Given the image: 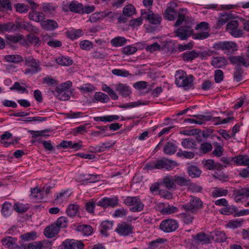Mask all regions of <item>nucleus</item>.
<instances>
[{"instance_id": "1", "label": "nucleus", "mask_w": 249, "mask_h": 249, "mask_svg": "<svg viewBox=\"0 0 249 249\" xmlns=\"http://www.w3.org/2000/svg\"><path fill=\"white\" fill-rule=\"evenodd\" d=\"M187 11L186 9H180L178 15V19L174 24L175 27L180 26L183 21H185L184 25L180 26L179 28L175 31L176 36L179 38L180 39L185 40L193 35L194 30L192 28L191 22L188 21L186 18V15Z\"/></svg>"}, {"instance_id": "2", "label": "nucleus", "mask_w": 249, "mask_h": 249, "mask_svg": "<svg viewBox=\"0 0 249 249\" xmlns=\"http://www.w3.org/2000/svg\"><path fill=\"white\" fill-rule=\"evenodd\" d=\"M176 84L178 87H183L185 90L190 89L193 86V76L187 75L186 72L182 70L176 71Z\"/></svg>"}, {"instance_id": "3", "label": "nucleus", "mask_w": 249, "mask_h": 249, "mask_svg": "<svg viewBox=\"0 0 249 249\" xmlns=\"http://www.w3.org/2000/svg\"><path fill=\"white\" fill-rule=\"evenodd\" d=\"M213 48L216 50H222L227 54H232L238 50L236 43L232 41H220L214 43Z\"/></svg>"}, {"instance_id": "4", "label": "nucleus", "mask_w": 249, "mask_h": 249, "mask_svg": "<svg viewBox=\"0 0 249 249\" xmlns=\"http://www.w3.org/2000/svg\"><path fill=\"white\" fill-rule=\"evenodd\" d=\"M202 207V202L197 197L191 196L190 202L181 206V208L187 213L191 212L196 213L198 210Z\"/></svg>"}, {"instance_id": "5", "label": "nucleus", "mask_w": 249, "mask_h": 249, "mask_svg": "<svg viewBox=\"0 0 249 249\" xmlns=\"http://www.w3.org/2000/svg\"><path fill=\"white\" fill-rule=\"evenodd\" d=\"M124 203L127 206H133L130 208L132 212H141L144 207V204L137 196H127L124 199Z\"/></svg>"}, {"instance_id": "6", "label": "nucleus", "mask_w": 249, "mask_h": 249, "mask_svg": "<svg viewBox=\"0 0 249 249\" xmlns=\"http://www.w3.org/2000/svg\"><path fill=\"white\" fill-rule=\"evenodd\" d=\"M239 23L237 20H231L227 24L226 31L233 37L235 38L241 37L243 35V32L240 29H238Z\"/></svg>"}, {"instance_id": "7", "label": "nucleus", "mask_w": 249, "mask_h": 249, "mask_svg": "<svg viewBox=\"0 0 249 249\" xmlns=\"http://www.w3.org/2000/svg\"><path fill=\"white\" fill-rule=\"evenodd\" d=\"M178 227V224L175 220L170 219L163 220L160 225V229L167 233L175 231Z\"/></svg>"}, {"instance_id": "8", "label": "nucleus", "mask_w": 249, "mask_h": 249, "mask_svg": "<svg viewBox=\"0 0 249 249\" xmlns=\"http://www.w3.org/2000/svg\"><path fill=\"white\" fill-rule=\"evenodd\" d=\"M178 165V164L176 161L166 158H163L160 160H159L155 163L156 169H167L168 170L173 169Z\"/></svg>"}, {"instance_id": "9", "label": "nucleus", "mask_w": 249, "mask_h": 249, "mask_svg": "<svg viewBox=\"0 0 249 249\" xmlns=\"http://www.w3.org/2000/svg\"><path fill=\"white\" fill-rule=\"evenodd\" d=\"M141 14L144 18L152 24H159L162 20L161 17L158 14H155L152 11L148 10L147 12L141 10Z\"/></svg>"}, {"instance_id": "10", "label": "nucleus", "mask_w": 249, "mask_h": 249, "mask_svg": "<svg viewBox=\"0 0 249 249\" xmlns=\"http://www.w3.org/2000/svg\"><path fill=\"white\" fill-rule=\"evenodd\" d=\"M26 65L30 68L25 70V74H33L38 72L40 70V62L33 58H29L26 61Z\"/></svg>"}, {"instance_id": "11", "label": "nucleus", "mask_w": 249, "mask_h": 249, "mask_svg": "<svg viewBox=\"0 0 249 249\" xmlns=\"http://www.w3.org/2000/svg\"><path fill=\"white\" fill-rule=\"evenodd\" d=\"M133 229V227L131 224L123 222L118 224L117 227L115 229V231L120 235L126 236L132 233Z\"/></svg>"}, {"instance_id": "12", "label": "nucleus", "mask_w": 249, "mask_h": 249, "mask_svg": "<svg viewBox=\"0 0 249 249\" xmlns=\"http://www.w3.org/2000/svg\"><path fill=\"white\" fill-rule=\"evenodd\" d=\"M20 29H23L29 33H38L39 32V29L29 22H16L15 23V31H19Z\"/></svg>"}, {"instance_id": "13", "label": "nucleus", "mask_w": 249, "mask_h": 249, "mask_svg": "<svg viewBox=\"0 0 249 249\" xmlns=\"http://www.w3.org/2000/svg\"><path fill=\"white\" fill-rule=\"evenodd\" d=\"M118 204V200L116 197L105 198L99 201L96 205L99 206L106 208L108 207H114Z\"/></svg>"}, {"instance_id": "14", "label": "nucleus", "mask_w": 249, "mask_h": 249, "mask_svg": "<svg viewBox=\"0 0 249 249\" xmlns=\"http://www.w3.org/2000/svg\"><path fill=\"white\" fill-rule=\"evenodd\" d=\"M60 229L54 223L45 228L44 234L48 238H52L59 232Z\"/></svg>"}, {"instance_id": "15", "label": "nucleus", "mask_w": 249, "mask_h": 249, "mask_svg": "<svg viewBox=\"0 0 249 249\" xmlns=\"http://www.w3.org/2000/svg\"><path fill=\"white\" fill-rule=\"evenodd\" d=\"M233 196L236 202L240 201L242 197L249 196V187L244 188L241 189H236L233 191Z\"/></svg>"}, {"instance_id": "16", "label": "nucleus", "mask_w": 249, "mask_h": 249, "mask_svg": "<svg viewBox=\"0 0 249 249\" xmlns=\"http://www.w3.org/2000/svg\"><path fill=\"white\" fill-rule=\"evenodd\" d=\"M115 90L122 96L126 97L131 93L130 88L126 84L119 83L115 86Z\"/></svg>"}, {"instance_id": "17", "label": "nucleus", "mask_w": 249, "mask_h": 249, "mask_svg": "<svg viewBox=\"0 0 249 249\" xmlns=\"http://www.w3.org/2000/svg\"><path fill=\"white\" fill-rule=\"evenodd\" d=\"M29 18L31 20L39 22L44 19L45 15L43 13L37 11L36 9H34L29 12Z\"/></svg>"}, {"instance_id": "18", "label": "nucleus", "mask_w": 249, "mask_h": 249, "mask_svg": "<svg viewBox=\"0 0 249 249\" xmlns=\"http://www.w3.org/2000/svg\"><path fill=\"white\" fill-rule=\"evenodd\" d=\"M41 25L42 28L47 31H53L58 28L57 23L53 19H47L43 21Z\"/></svg>"}, {"instance_id": "19", "label": "nucleus", "mask_w": 249, "mask_h": 249, "mask_svg": "<svg viewBox=\"0 0 249 249\" xmlns=\"http://www.w3.org/2000/svg\"><path fill=\"white\" fill-rule=\"evenodd\" d=\"M211 64L214 68H221L226 66L228 62L224 57H215L213 58Z\"/></svg>"}, {"instance_id": "20", "label": "nucleus", "mask_w": 249, "mask_h": 249, "mask_svg": "<svg viewBox=\"0 0 249 249\" xmlns=\"http://www.w3.org/2000/svg\"><path fill=\"white\" fill-rule=\"evenodd\" d=\"M204 166L207 169L213 170L214 169L221 170L222 168V165L218 162H215L212 160H208L202 161Z\"/></svg>"}, {"instance_id": "21", "label": "nucleus", "mask_w": 249, "mask_h": 249, "mask_svg": "<svg viewBox=\"0 0 249 249\" xmlns=\"http://www.w3.org/2000/svg\"><path fill=\"white\" fill-rule=\"evenodd\" d=\"M69 9L72 12L82 14L83 12V5L76 1H72L69 5Z\"/></svg>"}, {"instance_id": "22", "label": "nucleus", "mask_w": 249, "mask_h": 249, "mask_svg": "<svg viewBox=\"0 0 249 249\" xmlns=\"http://www.w3.org/2000/svg\"><path fill=\"white\" fill-rule=\"evenodd\" d=\"M187 172L189 176L193 178H198L201 174V171L198 167L193 165H191L188 167Z\"/></svg>"}, {"instance_id": "23", "label": "nucleus", "mask_w": 249, "mask_h": 249, "mask_svg": "<svg viewBox=\"0 0 249 249\" xmlns=\"http://www.w3.org/2000/svg\"><path fill=\"white\" fill-rule=\"evenodd\" d=\"M177 16V13L173 8L169 7L164 11L163 17L168 20H174Z\"/></svg>"}, {"instance_id": "24", "label": "nucleus", "mask_w": 249, "mask_h": 249, "mask_svg": "<svg viewBox=\"0 0 249 249\" xmlns=\"http://www.w3.org/2000/svg\"><path fill=\"white\" fill-rule=\"evenodd\" d=\"M232 18V15L229 13L225 12L221 14L217 22V27L221 28L228 20Z\"/></svg>"}, {"instance_id": "25", "label": "nucleus", "mask_w": 249, "mask_h": 249, "mask_svg": "<svg viewBox=\"0 0 249 249\" xmlns=\"http://www.w3.org/2000/svg\"><path fill=\"white\" fill-rule=\"evenodd\" d=\"M174 177L166 176L163 179L162 184L168 189H171L176 186Z\"/></svg>"}, {"instance_id": "26", "label": "nucleus", "mask_w": 249, "mask_h": 249, "mask_svg": "<svg viewBox=\"0 0 249 249\" xmlns=\"http://www.w3.org/2000/svg\"><path fill=\"white\" fill-rule=\"evenodd\" d=\"M36 33H30L26 36V40L30 44H34L35 46H39L40 45L41 40L36 36Z\"/></svg>"}, {"instance_id": "27", "label": "nucleus", "mask_w": 249, "mask_h": 249, "mask_svg": "<svg viewBox=\"0 0 249 249\" xmlns=\"http://www.w3.org/2000/svg\"><path fill=\"white\" fill-rule=\"evenodd\" d=\"M177 150V146L172 142H167L164 147V152L167 155H173Z\"/></svg>"}, {"instance_id": "28", "label": "nucleus", "mask_w": 249, "mask_h": 249, "mask_svg": "<svg viewBox=\"0 0 249 249\" xmlns=\"http://www.w3.org/2000/svg\"><path fill=\"white\" fill-rule=\"evenodd\" d=\"M72 86V82L71 81H67L66 82L60 84L57 86L54 90H53V93L56 92H64L69 90V89Z\"/></svg>"}, {"instance_id": "29", "label": "nucleus", "mask_w": 249, "mask_h": 249, "mask_svg": "<svg viewBox=\"0 0 249 249\" xmlns=\"http://www.w3.org/2000/svg\"><path fill=\"white\" fill-rule=\"evenodd\" d=\"M213 239L216 242L221 243L225 242L227 239L225 233L221 231H215L212 235Z\"/></svg>"}, {"instance_id": "30", "label": "nucleus", "mask_w": 249, "mask_h": 249, "mask_svg": "<svg viewBox=\"0 0 249 249\" xmlns=\"http://www.w3.org/2000/svg\"><path fill=\"white\" fill-rule=\"evenodd\" d=\"M175 183L178 184L181 186H188L191 185V180L190 179H187L184 177L175 176H174Z\"/></svg>"}, {"instance_id": "31", "label": "nucleus", "mask_w": 249, "mask_h": 249, "mask_svg": "<svg viewBox=\"0 0 249 249\" xmlns=\"http://www.w3.org/2000/svg\"><path fill=\"white\" fill-rule=\"evenodd\" d=\"M53 94L59 100L62 101L68 100L71 95L72 94V92L70 90H67L64 92H56L53 93Z\"/></svg>"}, {"instance_id": "32", "label": "nucleus", "mask_w": 249, "mask_h": 249, "mask_svg": "<svg viewBox=\"0 0 249 249\" xmlns=\"http://www.w3.org/2000/svg\"><path fill=\"white\" fill-rule=\"evenodd\" d=\"M51 131V129H49V128L46 129H44L43 130H41V131H34V130H29L28 131V132L32 135V138H34V139H35L37 137L49 136V134L46 135V134H45V133H47V132H50Z\"/></svg>"}, {"instance_id": "33", "label": "nucleus", "mask_w": 249, "mask_h": 249, "mask_svg": "<svg viewBox=\"0 0 249 249\" xmlns=\"http://www.w3.org/2000/svg\"><path fill=\"white\" fill-rule=\"evenodd\" d=\"M196 240L202 244H208L210 241L209 236L204 232L197 233L196 235Z\"/></svg>"}, {"instance_id": "34", "label": "nucleus", "mask_w": 249, "mask_h": 249, "mask_svg": "<svg viewBox=\"0 0 249 249\" xmlns=\"http://www.w3.org/2000/svg\"><path fill=\"white\" fill-rule=\"evenodd\" d=\"M127 41L124 37L117 36L111 39L110 43L114 47L123 46Z\"/></svg>"}, {"instance_id": "35", "label": "nucleus", "mask_w": 249, "mask_h": 249, "mask_svg": "<svg viewBox=\"0 0 249 249\" xmlns=\"http://www.w3.org/2000/svg\"><path fill=\"white\" fill-rule=\"evenodd\" d=\"M198 56V53L195 51H188L182 55L183 59L185 61H192Z\"/></svg>"}, {"instance_id": "36", "label": "nucleus", "mask_w": 249, "mask_h": 249, "mask_svg": "<svg viewBox=\"0 0 249 249\" xmlns=\"http://www.w3.org/2000/svg\"><path fill=\"white\" fill-rule=\"evenodd\" d=\"M92 228L89 225H81L77 227V231H82L85 235H89L92 233Z\"/></svg>"}, {"instance_id": "37", "label": "nucleus", "mask_w": 249, "mask_h": 249, "mask_svg": "<svg viewBox=\"0 0 249 249\" xmlns=\"http://www.w3.org/2000/svg\"><path fill=\"white\" fill-rule=\"evenodd\" d=\"M3 246L8 248H13L16 244V239L12 236H7L1 240Z\"/></svg>"}, {"instance_id": "38", "label": "nucleus", "mask_w": 249, "mask_h": 249, "mask_svg": "<svg viewBox=\"0 0 249 249\" xmlns=\"http://www.w3.org/2000/svg\"><path fill=\"white\" fill-rule=\"evenodd\" d=\"M83 34V31L81 29L72 30L67 32V36L72 40L78 38L82 36Z\"/></svg>"}, {"instance_id": "39", "label": "nucleus", "mask_w": 249, "mask_h": 249, "mask_svg": "<svg viewBox=\"0 0 249 249\" xmlns=\"http://www.w3.org/2000/svg\"><path fill=\"white\" fill-rule=\"evenodd\" d=\"M79 206L76 204H70L68 206L66 213L71 217H74L77 213Z\"/></svg>"}, {"instance_id": "40", "label": "nucleus", "mask_w": 249, "mask_h": 249, "mask_svg": "<svg viewBox=\"0 0 249 249\" xmlns=\"http://www.w3.org/2000/svg\"><path fill=\"white\" fill-rule=\"evenodd\" d=\"M182 145L186 149L196 148L195 141L190 138L185 139L181 142Z\"/></svg>"}, {"instance_id": "41", "label": "nucleus", "mask_w": 249, "mask_h": 249, "mask_svg": "<svg viewBox=\"0 0 249 249\" xmlns=\"http://www.w3.org/2000/svg\"><path fill=\"white\" fill-rule=\"evenodd\" d=\"M11 31H15V23L8 22L0 24V32H10Z\"/></svg>"}, {"instance_id": "42", "label": "nucleus", "mask_w": 249, "mask_h": 249, "mask_svg": "<svg viewBox=\"0 0 249 249\" xmlns=\"http://www.w3.org/2000/svg\"><path fill=\"white\" fill-rule=\"evenodd\" d=\"M237 210H238L235 206H231L228 207L227 206H225V207L221 209L220 212L221 214L230 215L233 214V213H235Z\"/></svg>"}, {"instance_id": "43", "label": "nucleus", "mask_w": 249, "mask_h": 249, "mask_svg": "<svg viewBox=\"0 0 249 249\" xmlns=\"http://www.w3.org/2000/svg\"><path fill=\"white\" fill-rule=\"evenodd\" d=\"M94 99L102 103H107L109 100L107 95L101 92H97L95 93Z\"/></svg>"}, {"instance_id": "44", "label": "nucleus", "mask_w": 249, "mask_h": 249, "mask_svg": "<svg viewBox=\"0 0 249 249\" xmlns=\"http://www.w3.org/2000/svg\"><path fill=\"white\" fill-rule=\"evenodd\" d=\"M6 61L12 63H19L23 61L22 57L19 55H7L5 56Z\"/></svg>"}, {"instance_id": "45", "label": "nucleus", "mask_w": 249, "mask_h": 249, "mask_svg": "<svg viewBox=\"0 0 249 249\" xmlns=\"http://www.w3.org/2000/svg\"><path fill=\"white\" fill-rule=\"evenodd\" d=\"M14 7L16 11L20 13H26L30 9L29 5L21 3L15 4Z\"/></svg>"}, {"instance_id": "46", "label": "nucleus", "mask_w": 249, "mask_h": 249, "mask_svg": "<svg viewBox=\"0 0 249 249\" xmlns=\"http://www.w3.org/2000/svg\"><path fill=\"white\" fill-rule=\"evenodd\" d=\"M11 3L9 0H0V11L12 10Z\"/></svg>"}, {"instance_id": "47", "label": "nucleus", "mask_w": 249, "mask_h": 249, "mask_svg": "<svg viewBox=\"0 0 249 249\" xmlns=\"http://www.w3.org/2000/svg\"><path fill=\"white\" fill-rule=\"evenodd\" d=\"M179 217L185 224H189L192 223L194 218L193 215L187 213H180Z\"/></svg>"}, {"instance_id": "48", "label": "nucleus", "mask_w": 249, "mask_h": 249, "mask_svg": "<svg viewBox=\"0 0 249 249\" xmlns=\"http://www.w3.org/2000/svg\"><path fill=\"white\" fill-rule=\"evenodd\" d=\"M56 62L62 66H70L72 64V60L68 57L61 56L56 59Z\"/></svg>"}, {"instance_id": "49", "label": "nucleus", "mask_w": 249, "mask_h": 249, "mask_svg": "<svg viewBox=\"0 0 249 249\" xmlns=\"http://www.w3.org/2000/svg\"><path fill=\"white\" fill-rule=\"evenodd\" d=\"M102 226V230H101V232L102 234H104L106 236H107V230L110 229L112 228L113 226V223L112 222L106 221L103 222L101 224Z\"/></svg>"}, {"instance_id": "50", "label": "nucleus", "mask_w": 249, "mask_h": 249, "mask_svg": "<svg viewBox=\"0 0 249 249\" xmlns=\"http://www.w3.org/2000/svg\"><path fill=\"white\" fill-rule=\"evenodd\" d=\"M135 8L132 5H126L123 9L124 15L126 17H131L135 13Z\"/></svg>"}, {"instance_id": "51", "label": "nucleus", "mask_w": 249, "mask_h": 249, "mask_svg": "<svg viewBox=\"0 0 249 249\" xmlns=\"http://www.w3.org/2000/svg\"><path fill=\"white\" fill-rule=\"evenodd\" d=\"M228 194V190L220 188H215V190L212 192V196L213 197L226 196Z\"/></svg>"}, {"instance_id": "52", "label": "nucleus", "mask_w": 249, "mask_h": 249, "mask_svg": "<svg viewBox=\"0 0 249 249\" xmlns=\"http://www.w3.org/2000/svg\"><path fill=\"white\" fill-rule=\"evenodd\" d=\"M11 204L7 202H5L3 205L1 209L2 213L5 216H9L11 212Z\"/></svg>"}, {"instance_id": "53", "label": "nucleus", "mask_w": 249, "mask_h": 249, "mask_svg": "<svg viewBox=\"0 0 249 249\" xmlns=\"http://www.w3.org/2000/svg\"><path fill=\"white\" fill-rule=\"evenodd\" d=\"M178 211V209L177 207L168 205L167 207L162 208L161 212L163 214H169L177 213Z\"/></svg>"}, {"instance_id": "54", "label": "nucleus", "mask_w": 249, "mask_h": 249, "mask_svg": "<svg viewBox=\"0 0 249 249\" xmlns=\"http://www.w3.org/2000/svg\"><path fill=\"white\" fill-rule=\"evenodd\" d=\"M42 10L47 14H52L55 8L49 3H43L42 5Z\"/></svg>"}, {"instance_id": "55", "label": "nucleus", "mask_w": 249, "mask_h": 249, "mask_svg": "<svg viewBox=\"0 0 249 249\" xmlns=\"http://www.w3.org/2000/svg\"><path fill=\"white\" fill-rule=\"evenodd\" d=\"M112 73L115 75L124 77L131 75L128 71L125 70L114 69L112 71Z\"/></svg>"}, {"instance_id": "56", "label": "nucleus", "mask_w": 249, "mask_h": 249, "mask_svg": "<svg viewBox=\"0 0 249 249\" xmlns=\"http://www.w3.org/2000/svg\"><path fill=\"white\" fill-rule=\"evenodd\" d=\"M212 145L210 143L204 142L201 144L200 152L203 154H206L212 150Z\"/></svg>"}, {"instance_id": "57", "label": "nucleus", "mask_w": 249, "mask_h": 249, "mask_svg": "<svg viewBox=\"0 0 249 249\" xmlns=\"http://www.w3.org/2000/svg\"><path fill=\"white\" fill-rule=\"evenodd\" d=\"M68 220L65 216H61L58 218L54 224L58 226L59 229L60 228H65L67 226Z\"/></svg>"}, {"instance_id": "58", "label": "nucleus", "mask_w": 249, "mask_h": 249, "mask_svg": "<svg viewBox=\"0 0 249 249\" xmlns=\"http://www.w3.org/2000/svg\"><path fill=\"white\" fill-rule=\"evenodd\" d=\"M210 35L208 32H199L197 34L193 33V38L194 39L202 40L206 39Z\"/></svg>"}, {"instance_id": "59", "label": "nucleus", "mask_w": 249, "mask_h": 249, "mask_svg": "<svg viewBox=\"0 0 249 249\" xmlns=\"http://www.w3.org/2000/svg\"><path fill=\"white\" fill-rule=\"evenodd\" d=\"M214 80L217 83H219L223 80L224 74L222 70H217L214 72Z\"/></svg>"}, {"instance_id": "60", "label": "nucleus", "mask_w": 249, "mask_h": 249, "mask_svg": "<svg viewBox=\"0 0 249 249\" xmlns=\"http://www.w3.org/2000/svg\"><path fill=\"white\" fill-rule=\"evenodd\" d=\"M243 73V70L241 68L239 67H235V71L233 73V78L236 81L239 82L241 80L242 73Z\"/></svg>"}, {"instance_id": "61", "label": "nucleus", "mask_w": 249, "mask_h": 249, "mask_svg": "<svg viewBox=\"0 0 249 249\" xmlns=\"http://www.w3.org/2000/svg\"><path fill=\"white\" fill-rule=\"evenodd\" d=\"M36 237V234L35 232H28L22 234L21 238L24 241L34 240Z\"/></svg>"}, {"instance_id": "62", "label": "nucleus", "mask_w": 249, "mask_h": 249, "mask_svg": "<svg viewBox=\"0 0 249 249\" xmlns=\"http://www.w3.org/2000/svg\"><path fill=\"white\" fill-rule=\"evenodd\" d=\"M23 35L20 34H17L16 36H6L7 39L14 43H16L23 39Z\"/></svg>"}, {"instance_id": "63", "label": "nucleus", "mask_w": 249, "mask_h": 249, "mask_svg": "<svg viewBox=\"0 0 249 249\" xmlns=\"http://www.w3.org/2000/svg\"><path fill=\"white\" fill-rule=\"evenodd\" d=\"M137 51V49L131 46H126L123 48V53L126 55L132 54Z\"/></svg>"}, {"instance_id": "64", "label": "nucleus", "mask_w": 249, "mask_h": 249, "mask_svg": "<svg viewBox=\"0 0 249 249\" xmlns=\"http://www.w3.org/2000/svg\"><path fill=\"white\" fill-rule=\"evenodd\" d=\"M13 207L14 210L18 213H24L28 209V207L22 204H18L16 203L14 205Z\"/></svg>"}]
</instances>
